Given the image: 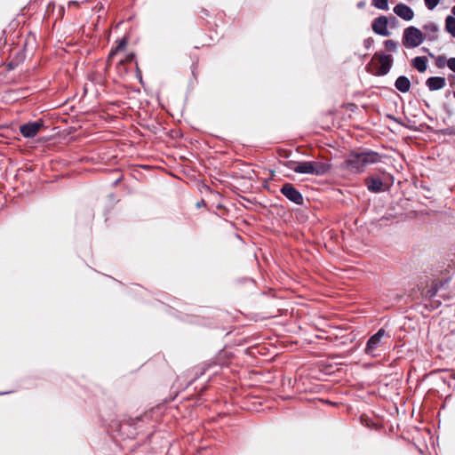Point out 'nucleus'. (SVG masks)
<instances>
[{"label": "nucleus", "mask_w": 455, "mask_h": 455, "mask_svg": "<svg viewBox=\"0 0 455 455\" xmlns=\"http://www.w3.org/2000/svg\"><path fill=\"white\" fill-rule=\"evenodd\" d=\"M380 156L378 153L363 150L353 151L341 164V168L355 174L361 173L369 164L378 163Z\"/></svg>", "instance_id": "obj_1"}, {"label": "nucleus", "mask_w": 455, "mask_h": 455, "mask_svg": "<svg viewBox=\"0 0 455 455\" xmlns=\"http://www.w3.org/2000/svg\"><path fill=\"white\" fill-rule=\"evenodd\" d=\"M424 41L423 32L416 27L406 28L403 33V45L408 49L418 47Z\"/></svg>", "instance_id": "obj_2"}, {"label": "nucleus", "mask_w": 455, "mask_h": 455, "mask_svg": "<svg viewBox=\"0 0 455 455\" xmlns=\"http://www.w3.org/2000/svg\"><path fill=\"white\" fill-rule=\"evenodd\" d=\"M373 60L377 65V75L378 76H385L387 75L393 64V58L390 55L385 54H375L373 56Z\"/></svg>", "instance_id": "obj_3"}, {"label": "nucleus", "mask_w": 455, "mask_h": 455, "mask_svg": "<svg viewBox=\"0 0 455 455\" xmlns=\"http://www.w3.org/2000/svg\"><path fill=\"white\" fill-rule=\"evenodd\" d=\"M281 193L290 201L296 204H303V196L301 193L291 183H285L281 188Z\"/></svg>", "instance_id": "obj_4"}, {"label": "nucleus", "mask_w": 455, "mask_h": 455, "mask_svg": "<svg viewBox=\"0 0 455 455\" xmlns=\"http://www.w3.org/2000/svg\"><path fill=\"white\" fill-rule=\"evenodd\" d=\"M44 127L43 121L29 122L20 126V132L28 139L36 137Z\"/></svg>", "instance_id": "obj_5"}, {"label": "nucleus", "mask_w": 455, "mask_h": 455, "mask_svg": "<svg viewBox=\"0 0 455 455\" xmlns=\"http://www.w3.org/2000/svg\"><path fill=\"white\" fill-rule=\"evenodd\" d=\"M387 22L386 16L376 18L371 24L372 30L378 35L387 36L389 35Z\"/></svg>", "instance_id": "obj_6"}, {"label": "nucleus", "mask_w": 455, "mask_h": 455, "mask_svg": "<svg viewBox=\"0 0 455 455\" xmlns=\"http://www.w3.org/2000/svg\"><path fill=\"white\" fill-rule=\"evenodd\" d=\"M311 167V175L323 176L329 172L331 164L329 162L309 161Z\"/></svg>", "instance_id": "obj_7"}, {"label": "nucleus", "mask_w": 455, "mask_h": 455, "mask_svg": "<svg viewBox=\"0 0 455 455\" xmlns=\"http://www.w3.org/2000/svg\"><path fill=\"white\" fill-rule=\"evenodd\" d=\"M393 11L398 17L406 21L411 20L414 17V12L405 4H397Z\"/></svg>", "instance_id": "obj_8"}, {"label": "nucleus", "mask_w": 455, "mask_h": 455, "mask_svg": "<svg viewBox=\"0 0 455 455\" xmlns=\"http://www.w3.org/2000/svg\"><path fill=\"white\" fill-rule=\"evenodd\" d=\"M424 40L435 41L438 38L439 28L434 22L427 23L423 26Z\"/></svg>", "instance_id": "obj_9"}, {"label": "nucleus", "mask_w": 455, "mask_h": 455, "mask_svg": "<svg viewBox=\"0 0 455 455\" xmlns=\"http://www.w3.org/2000/svg\"><path fill=\"white\" fill-rule=\"evenodd\" d=\"M289 168L293 172L301 174H310L311 175V167L309 161H303L298 163H290Z\"/></svg>", "instance_id": "obj_10"}, {"label": "nucleus", "mask_w": 455, "mask_h": 455, "mask_svg": "<svg viewBox=\"0 0 455 455\" xmlns=\"http://www.w3.org/2000/svg\"><path fill=\"white\" fill-rule=\"evenodd\" d=\"M426 84L430 91H437L445 86L446 81L444 77L432 76L426 81Z\"/></svg>", "instance_id": "obj_11"}, {"label": "nucleus", "mask_w": 455, "mask_h": 455, "mask_svg": "<svg viewBox=\"0 0 455 455\" xmlns=\"http://www.w3.org/2000/svg\"><path fill=\"white\" fill-rule=\"evenodd\" d=\"M365 183H366L367 188L371 192L378 193V192L382 191L383 182L379 178H373V177L368 178L365 180Z\"/></svg>", "instance_id": "obj_12"}, {"label": "nucleus", "mask_w": 455, "mask_h": 455, "mask_svg": "<svg viewBox=\"0 0 455 455\" xmlns=\"http://www.w3.org/2000/svg\"><path fill=\"white\" fill-rule=\"evenodd\" d=\"M395 88L401 92H409L410 88H411V82L410 80L408 79V77L404 76H400L399 77H397V79L395 80Z\"/></svg>", "instance_id": "obj_13"}, {"label": "nucleus", "mask_w": 455, "mask_h": 455, "mask_svg": "<svg viewBox=\"0 0 455 455\" xmlns=\"http://www.w3.org/2000/svg\"><path fill=\"white\" fill-rule=\"evenodd\" d=\"M411 65L419 72L423 73L427 68V59L424 56L416 57L411 60Z\"/></svg>", "instance_id": "obj_14"}, {"label": "nucleus", "mask_w": 455, "mask_h": 455, "mask_svg": "<svg viewBox=\"0 0 455 455\" xmlns=\"http://www.w3.org/2000/svg\"><path fill=\"white\" fill-rule=\"evenodd\" d=\"M127 44V39L126 38H121L120 40H118L117 42V45L116 46L115 49H113L109 54H108V60H107V65L109 66L110 65V61L112 60V58L120 51L124 50Z\"/></svg>", "instance_id": "obj_15"}, {"label": "nucleus", "mask_w": 455, "mask_h": 455, "mask_svg": "<svg viewBox=\"0 0 455 455\" xmlns=\"http://www.w3.org/2000/svg\"><path fill=\"white\" fill-rule=\"evenodd\" d=\"M445 29L455 37V18L448 16L445 20Z\"/></svg>", "instance_id": "obj_16"}, {"label": "nucleus", "mask_w": 455, "mask_h": 455, "mask_svg": "<svg viewBox=\"0 0 455 455\" xmlns=\"http://www.w3.org/2000/svg\"><path fill=\"white\" fill-rule=\"evenodd\" d=\"M382 338L388 339L390 336L388 335L386 331L381 328L379 329L374 335H372L368 341L374 342V341H379Z\"/></svg>", "instance_id": "obj_17"}, {"label": "nucleus", "mask_w": 455, "mask_h": 455, "mask_svg": "<svg viewBox=\"0 0 455 455\" xmlns=\"http://www.w3.org/2000/svg\"><path fill=\"white\" fill-rule=\"evenodd\" d=\"M372 5L380 10H387L388 9V2L387 0H371Z\"/></svg>", "instance_id": "obj_18"}, {"label": "nucleus", "mask_w": 455, "mask_h": 455, "mask_svg": "<svg viewBox=\"0 0 455 455\" xmlns=\"http://www.w3.org/2000/svg\"><path fill=\"white\" fill-rule=\"evenodd\" d=\"M385 47L389 52H395L397 48V42L394 40H387L385 41Z\"/></svg>", "instance_id": "obj_19"}, {"label": "nucleus", "mask_w": 455, "mask_h": 455, "mask_svg": "<svg viewBox=\"0 0 455 455\" xmlns=\"http://www.w3.org/2000/svg\"><path fill=\"white\" fill-rule=\"evenodd\" d=\"M365 353L375 356L374 350L377 348L379 343H366Z\"/></svg>", "instance_id": "obj_20"}, {"label": "nucleus", "mask_w": 455, "mask_h": 455, "mask_svg": "<svg viewBox=\"0 0 455 455\" xmlns=\"http://www.w3.org/2000/svg\"><path fill=\"white\" fill-rule=\"evenodd\" d=\"M134 59V54L133 53H130L128 54L125 59H123L119 61L118 63V66L121 68V67H124V64L128 63V62H132Z\"/></svg>", "instance_id": "obj_21"}, {"label": "nucleus", "mask_w": 455, "mask_h": 455, "mask_svg": "<svg viewBox=\"0 0 455 455\" xmlns=\"http://www.w3.org/2000/svg\"><path fill=\"white\" fill-rule=\"evenodd\" d=\"M425 4L429 10H433L439 4L440 0H424Z\"/></svg>", "instance_id": "obj_22"}, {"label": "nucleus", "mask_w": 455, "mask_h": 455, "mask_svg": "<svg viewBox=\"0 0 455 455\" xmlns=\"http://www.w3.org/2000/svg\"><path fill=\"white\" fill-rule=\"evenodd\" d=\"M447 66L448 68L452 70L453 72H455V58H450L448 60H447Z\"/></svg>", "instance_id": "obj_23"}, {"label": "nucleus", "mask_w": 455, "mask_h": 455, "mask_svg": "<svg viewBox=\"0 0 455 455\" xmlns=\"http://www.w3.org/2000/svg\"><path fill=\"white\" fill-rule=\"evenodd\" d=\"M445 59L444 57L439 56L436 60V65L439 68H443L444 66Z\"/></svg>", "instance_id": "obj_24"}, {"label": "nucleus", "mask_w": 455, "mask_h": 455, "mask_svg": "<svg viewBox=\"0 0 455 455\" xmlns=\"http://www.w3.org/2000/svg\"><path fill=\"white\" fill-rule=\"evenodd\" d=\"M78 5H79V3H78V2H76V1H70V2L68 3V7H72V6H76H76H78Z\"/></svg>", "instance_id": "obj_25"}, {"label": "nucleus", "mask_w": 455, "mask_h": 455, "mask_svg": "<svg viewBox=\"0 0 455 455\" xmlns=\"http://www.w3.org/2000/svg\"><path fill=\"white\" fill-rule=\"evenodd\" d=\"M251 354H253V353H254V351H253L254 349H257V350H258V352H259V353H260V351H259V346H256V347H252V348H251Z\"/></svg>", "instance_id": "obj_26"}, {"label": "nucleus", "mask_w": 455, "mask_h": 455, "mask_svg": "<svg viewBox=\"0 0 455 455\" xmlns=\"http://www.w3.org/2000/svg\"><path fill=\"white\" fill-rule=\"evenodd\" d=\"M202 204H204V201H202L201 203H198V204H197V206H198V207H200V206H202Z\"/></svg>", "instance_id": "obj_27"}, {"label": "nucleus", "mask_w": 455, "mask_h": 455, "mask_svg": "<svg viewBox=\"0 0 455 455\" xmlns=\"http://www.w3.org/2000/svg\"><path fill=\"white\" fill-rule=\"evenodd\" d=\"M451 12L455 15V5L452 7Z\"/></svg>", "instance_id": "obj_28"}, {"label": "nucleus", "mask_w": 455, "mask_h": 455, "mask_svg": "<svg viewBox=\"0 0 455 455\" xmlns=\"http://www.w3.org/2000/svg\"><path fill=\"white\" fill-rule=\"evenodd\" d=\"M453 95H454V98H455V91H454V93H453Z\"/></svg>", "instance_id": "obj_29"}]
</instances>
